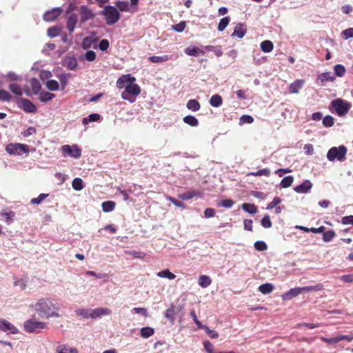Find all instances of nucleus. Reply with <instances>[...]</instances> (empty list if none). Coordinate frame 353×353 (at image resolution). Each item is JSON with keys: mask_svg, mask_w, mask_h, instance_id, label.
I'll list each match as a JSON object with an SVG mask.
<instances>
[{"mask_svg": "<svg viewBox=\"0 0 353 353\" xmlns=\"http://www.w3.org/2000/svg\"><path fill=\"white\" fill-rule=\"evenodd\" d=\"M332 107L337 114L342 116L346 114L350 109V104L341 99H334L331 102Z\"/></svg>", "mask_w": 353, "mask_h": 353, "instance_id": "obj_8", "label": "nucleus"}, {"mask_svg": "<svg viewBox=\"0 0 353 353\" xmlns=\"http://www.w3.org/2000/svg\"><path fill=\"white\" fill-rule=\"evenodd\" d=\"M157 275L160 278H167L170 280H172L176 278L175 274L172 273L168 269L159 272Z\"/></svg>", "mask_w": 353, "mask_h": 353, "instance_id": "obj_28", "label": "nucleus"}, {"mask_svg": "<svg viewBox=\"0 0 353 353\" xmlns=\"http://www.w3.org/2000/svg\"><path fill=\"white\" fill-rule=\"evenodd\" d=\"M55 95L48 92H41L39 93V100L42 102H48L52 100Z\"/></svg>", "mask_w": 353, "mask_h": 353, "instance_id": "obj_34", "label": "nucleus"}, {"mask_svg": "<svg viewBox=\"0 0 353 353\" xmlns=\"http://www.w3.org/2000/svg\"><path fill=\"white\" fill-rule=\"evenodd\" d=\"M200 195L199 192L195 191H188L181 194L179 197L183 200H189L193 198L194 196Z\"/></svg>", "mask_w": 353, "mask_h": 353, "instance_id": "obj_38", "label": "nucleus"}, {"mask_svg": "<svg viewBox=\"0 0 353 353\" xmlns=\"http://www.w3.org/2000/svg\"><path fill=\"white\" fill-rule=\"evenodd\" d=\"M111 312L112 311L108 307H98L94 310H91V318L95 319L103 315H109Z\"/></svg>", "mask_w": 353, "mask_h": 353, "instance_id": "obj_13", "label": "nucleus"}, {"mask_svg": "<svg viewBox=\"0 0 353 353\" xmlns=\"http://www.w3.org/2000/svg\"><path fill=\"white\" fill-rule=\"evenodd\" d=\"M102 14L105 17L106 23L109 26L114 24L120 19L119 11L112 6H105Z\"/></svg>", "mask_w": 353, "mask_h": 353, "instance_id": "obj_3", "label": "nucleus"}, {"mask_svg": "<svg viewBox=\"0 0 353 353\" xmlns=\"http://www.w3.org/2000/svg\"><path fill=\"white\" fill-rule=\"evenodd\" d=\"M260 46L262 51L264 52H270L274 48L273 43L270 40L262 41Z\"/></svg>", "mask_w": 353, "mask_h": 353, "instance_id": "obj_26", "label": "nucleus"}, {"mask_svg": "<svg viewBox=\"0 0 353 353\" xmlns=\"http://www.w3.org/2000/svg\"><path fill=\"white\" fill-rule=\"evenodd\" d=\"M334 72L338 77H343L345 72V68L341 64H337L334 66Z\"/></svg>", "mask_w": 353, "mask_h": 353, "instance_id": "obj_52", "label": "nucleus"}, {"mask_svg": "<svg viewBox=\"0 0 353 353\" xmlns=\"http://www.w3.org/2000/svg\"><path fill=\"white\" fill-rule=\"evenodd\" d=\"M77 23V15L75 13L71 14L67 20L66 26L68 31L72 33L74 32Z\"/></svg>", "mask_w": 353, "mask_h": 353, "instance_id": "obj_16", "label": "nucleus"}, {"mask_svg": "<svg viewBox=\"0 0 353 353\" xmlns=\"http://www.w3.org/2000/svg\"><path fill=\"white\" fill-rule=\"evenodd\" d=\"M183 121L186 124H188L192 127H196L199 125V121H198L197 119L195 117L192 116V115L185 116L183 118Z\"/></svg>", "mask_w": 353, "mask_h": 353, "instance_id": "obj_31", "label": "nucleus"}, {"mask_svg": "<svg viewBox=\"0 0 353 353\" xmlns=\"http://www.w3.org/2000/svg\"><path fill=\"white\" fill-rule=\"evenodd\" d=\"M46 323L42 321L31 319L24 322V330L28 333L39 332L46 328Z\"/></svg>", "mask_w": 353, "mask_h": 353, "instance_id": "obj_5", "label": "nucleus"}, {"mask_svg": "<svg viewBox=\"0 0 353 353\" xmlns=\"http://www.w3.org/2000/svg\"><path fill=\"white\" fill-rule=\"evenodd\" d=\"M62 12V10L59 8H55L45 12L43 19L46 21H54Z\"/></svg>", "mask_w": 353, "mask_h": 353, "instance_id": "obj_11", "label": "nucleus"}, {"mask_svg": "<svg viewBox=\"0 0 353 353\" xmlns=\"http://www.w3.org/2000/svg\"><path fill=\"white\" fill-rule=\"evenodd\" d=\"M254 121V119L250 115H243L240 118V123H252Z\"/></svg>", "mask_w": 353, "mask_h": 353, "instance_id": "obj_61", "label": "nucleus"}, {"mask_svg": "<svg viewBox=\"0 0 353 353\" xmlns=\"http://www.w3.org/2000/svg\"><path fill=\"white\" fill-rule=\"evenodd\" d=\"M6 150L10 154L20 155L29 152L28 145L21 143H10L6 145Z\"/></svg>", "mask_w": 353, "mask_h": 353, "instance_id": "obj_7", "label": "nucleus"}, {"mask_svg": "<svg viewBox=\"0 0 353 353\" xmlns=\"http://www.w3.org/2000/svg\"><path fill=\"white\" fill-rule=\"evenodd\" d=\"M176 313L175 305L171 304L170 307L165 310L164 316L170 321L171 324H173L175 320Z\"/></svg>", "mask_w": 353, "mask_h": 353, "instance_id": "obj_17", "label": "nucleus"}, {"mask_svg": "<svg viewBox=\"0 0 353 353\" xmlns=\"http://www.w3.org/2000/svg\"><path fill=\"white\" fill-rule=\"evenodd\" d=\"M273 290L274 285L270 283L262 284L259 287V291L263 294H270Z\"/></svg>", "mask_w": 353, "mask_h": 353, "instance_id": "obj_24", "label": "nucleus"}, {"mask_svg": "<svg viewBox=\"0 0 353 353\" xmlns=\"http://www.w3.org/2000/svg\"><path fill=\"white\" fill-rule=\"evenodd\" d=\"M102 210L105 212H112L115 208V203L111 201H104L101 204Z\"/></svg>", "mask_w": 353, "mask_h": 353, "instance_id": "obj_32", "label": "nucleus"}, {"mask_svg": "<svg viewBox=\"0 0 353 353\" xmlns=\"http://www.w3.org/2000/svg\"><path fill=\"white\" fill-rule=\"evenodd\" d=\"M339 279L344 283H352L353 274L342 275L339 277Z\"/></svg>", "mask_w": 353, "mask_h": 353, "instance_id": "obj_62", "label": "nucleus"}, {"mask_svg": "<svg viewBox=\"0 0 353 353\" xmlns=\"http://www.w3.org/2000/svg\"><path fill=\"white\" fill-rule=\"evenodd\" d=\"M223 103L222 97L219 94H214L211 97L210 99V104L212 107L218 108L221 106Z\"/></svg>", "mask_w": 353, "mask_h": 353, "instance_id": "obj_23", "label": "nucleus"}, {"mask_svg": "<svg viewBox=\"0 0 353 353\" xmlns=\"http://www.w3.org/2000/svg\"><path fill=\"white\" fill-rule=\"evenodd\" d=\"M9 89L15 94L18 96H21L23 94L22 88L21 86L17 83H11L9 85Z\"/></svg>", "mask_w": 353, "mask_h": 353, "instance_id": "obj_46", "label": "nucleus"}, {"mask_svg": "<svg viewBox=\"0 0 353 353\" xmlns=\"http://www.w3.org/2000/svg\"><path fill=\"white\" fill-rule=\"evenodd\" d=\"M323 285L319 283L314 286H305L301 288L302 292H318L323 290Z\"/></svg>", "mask_w": 353, "mask_h": 353, "instance_id": "obj_25", "label": "nucleus"}, {"mask_svg": "<svg viewBox=\"0 0 353 353\" xmlns=\"http://www.w3.org/2000/svg\"><path fill=\"white\" fill-rule=\"evenodd\" d=\"M57 353H78L76 347H70L68 345H60L57 347Z\"/></svg>", "mask_w": 353, "mask_h": 353, "instance_id": "obj_19", "label": "nucleus"}, {"mask_svg": "<svg viewBox=\"0 0 353 353\" xmlns=\"http://www.w3.org/2000/svg\"><path fill=\"white\" fill-rule=\"evenodd\" d=\"M77 315L81 316L84 319L91 318V310L89 309H78L75 311Z\"/></svg>", "mask_w": 353, "mask_h": 353, "instance_id": "obj_41", "label": "nucleus"}, {"mask_svg": "<svg viewBox=\"0 0 353 353\" xmlns=\"http://www.w3.org/2000/svg\"><path fill=\"white\" fill-rule=\"evenodd\" d=\"M0 330L5 332H9L12 334H15L19 332V330L15 326L3 319H0Z\"/></svg>", "mask_w": 353, "mask_h": 353, "instance_id": "obj_9", "label": "nucleus"}, {"mask_svg": "<svg viewBox=\"0 0 353 353\" xmlns=\"http://www.w3.org/2000/svg\"><path fill=\"white\" fill-rule=\"evenodd\" d=\"M60 32H61V28L56 27V26H53V27L48 28V34L50 37H57L60 34Z\"/></svg>", "mask_w": 353, "mask_h": 353, "instance_id": "obj_48", "label": "nucleus"}, {"mask_svg": "<svg viewBox=\"0 0 353 353\" xmlns=\"http://www.w3.org/2000/svg\"><path fill=\"white\" fill-rule=\"evenodd\" d=\"M21 108L26 112L28 113H35L37 111V106L32 103L29 99H21Z\"/></svg>", "mask_w": 353, "mask_h": 353, "instance_id": "obj_12", "label": "nucleus"}, {"mask_svg": "<svg viewBox=\"0 0 353 353\" xmlns=\"http://www.w3.org/2000/svg\"><path fill=\"white\" fill-rule=\"evenodd\" d=\"M294 181V178L292 176H288L284 177L281 181V186L283 188H289L292 185Z\"/></svg>", "mask_w": 353, "mask_h": 353, "instance_id": "obj_40", "label": "nucleus"}, {"mask_svg": "<svg viewBox=\"0 0 353 353\" xmlns=\"http://www.w3.org/2000/svg\"><path fill=\"white\" fill-rule=\"evenodd\" d=\"M269 176L270 175V170L268 168H263L261 170H259L256 172H252L248 174V176Z\"/></svg>", "mask_w": 353, "mask_h": 353, "instance_id": "obj_37", "label": "nucleus"}, {"mask_svg": "<svg viewBox=\"0 0 353 353\" xmlns=\"http://www.w3.org/2000/svg\"><path fill=\"white\" fill-rule=\"evenodd\" d=\"M312 183L309 180H305L301 185L296 186L294 190L297 193H307L312 188Z\"/></svg>", "mask_w": 353, "mask_h": 353, "instance_id": "obj_14", "label": "nucleus"}, {"mask_svg": "<svg viewBox=\"0 0 353 353\" xmlns=\"http://www.w3.org/2000/svg\"><path fill=\"white\" fill-rule=\"evenodd\" d=\"M185 52L186 54H188L189 56H194V57L199 56L200 54L202 55L205 54L204 51H203L202 50H201L199 48L195 47V46L194 47H188V48H185Z\"/></svg>", "mask_w": 353, "mask_h": 353, "instance_id": "obj_21", "label": "nucleus"}, {"mask_svg": "<svg viewBox=\"0 0 353 353\" xmlns=\"http://www.w3.org/2000/svg\"><path fill=\"white\" fill-rule=\"evenodd\" d=\"M11 95L5 90H0V101H10Z\"/></svg>", "mask_w": 353, "mask_h": 353, "instance_id": "obj_56", "label": "nucleus"}, {"mask_svg": "<svg viewBox=\"0 0 353 353\" xmlns=\"http://www.w3.org/2000/svg\"><path fill=\"white\" fill-rule=\"evenodd\" d=\"M79 12L80 20L81 23H85V21L93 19L95 16L93 12L85 6L80 7Z\"/></svg>", "mask_w": 353, "mask_h": 353, "instance_id": "obj_10", "label": "nucleus"}, {"mask_svg": "<svg viewBox=\"0 0 353 353\" xmlns=\"http://www.w3.org/2000/svg\"><path fill=\"white\" fill-rule=\"evenodd\" d=\"M61 151L64 157H70L74 159H79L81 156V149L76 144L63 145L61 146Z\"/></svg>", "mask_w": 353, "mask_h": 353, "instance_id": "obj_6", "label": "nucleus"}, {"mask_svg": "<svg viewBox=\"0 0 353 353\" xmlns=\"http://www.w3.org/2000/svg\"><path fill=\"white\" fill-rule=\"evenodd\" d=\"M281 202V199L278 197V196H276L273 199V200L269 203L267 205V209L268 210H271L275 207H276L279 204H280Z\"/></svg>", "mask_w": 353, "mask_h": 353, "instance_id": "obj_55", "label": "nucleus"}, {"mask_svg": "<svg viewBox=\"0 0 353 353\" xmlns=\"http://www.w3.org/2000/svg\"><path fill=\"white\" fill-rule=\"evenodd\" d=\"M85 59L88 61H93L96 59V53L93 50H88L85 54Z\"/></svg>", "mask_w": 353, "mask_h": 353, "instance_id": "obj_60", "label": "nucleus"}, {"mask_svg": "<svg viewBox=\"0 0 353 353\" xmlns=\"http://www.w3.org/2000/svg\"><path fill=\"white\" fill-rule=\"evenodd\" d=\"M261 225L265 228H270L272 227V222L268 215H265L261 221Z\"/></svg>", "mask_w": 353, "mask_h": 353, "instance_id": "obj_53", "label": "nucleus"}, {"mask_svg": "<svg viewBox=\"0 0 353 353\" xmlns=\"http://www.w3.org/2000/svg\"><path fill=\"white\" fill-rule=\"evenodd\" d=\"M230 21V17H225L222 18L218 25V30L220 32L223 31Z\"/></svg>", "mask_w": 353, "mask_h": 353, "instance_id": "obj_39", "label": "nucleus"}, {"mask_svg": "<svg viewBox=\"0 0 353 353\" xmlns=\"http://www.w3.org/2000/svg\"><path fill=\"white\" fill-rule=\"evenodd\" d=\"M342 34L346 39L353 38V28H349L343 30Z\"/></svg>", "mask_w": 353, "mask_h": 353, "instance_id": "obj_64", "label": "nucleus"}, {"mask_svg": "<svg viewBox=\"0 0 353 353\" xmlns=\"http://www.w3.org/2000/svg\"><path fill=\"white\" fill-rule=\"evenodd\" d=\"M341 223L343 225L351 224L353 225V215L343 216L341 219Z\"/></svg>", "mask_w": 353, "mask_h": 353, "instance_id": "obj_63", "label": "nucleus"}, {"mask_svg": "<svg viewBox=\"0 0 353 353\" xmlns=\"http://www.w3.org/2000/svg\"><path fill=\"white\" fill-rule=\"evenodd\" d=\"M48 196V194H40L38 197L33 198L31 199L30 203L32 204H40Z\"/></svg>", "mask_w": 353, "mask_h": 353, "instance_id": "obj_49", "label": "nucleus"}, {"mask_svg": "<svg viewBox=\"0 0 353 353\" xmlns=\"http://www.w3.org/2000/svg\"><path fill=\"white\" fill-rule=\"evenodd\" d=\"M336 236V233L333 230H328L323 233V240L325 242L331 241Z\"/></svg>", "mask_w": 353, "mask_h": 353, "instance_id": "obj_42", "label": "nucleus"}, {"mask_svg": "<svg viewBox=\"0 0 353 353\" xmlns=\"http://www.w3.org/2000/svg\"><path fill=\"white\" fill-rule=\"evenodd\" d=\"M30 86L34 94H38L41 88V85L39 81L36 78H32L30 80Z\"/></svg>", "mask_w": 353, "mask_h": 353, "instance_id": "obj_29", "label": "nucleus"}, {"mask_svg": "<svg viewBox=\"0 0 353 353\" xmlns=\"http://www.w3.org/2000/svg\"><path fill=\"white\" fill-rule=\"evenodd\" d=\"M318 79L323 83L325 81H333L335 79V77L332 74L331 72H327L320 74L318 77Z\"/></svg>", "mask_w": 353, "mask_h": 353, "instance_id": "obj_35", "label": "nucleus"}, {"mask_svg": "<svg viewBox=\"0 0 353 353\" xmlns=\"http://www.w3.org/2000/svg\"><path fill=\"white\" fill-rule=\"evenodd\" d=\"M187 108L193 112H196L200 110L201 105L197 100L190 99L187 103Z\"/></svg>", "mask_w": 353, "mask_h": 353, "instance_id": "obj_27", "label": "nucleus"}, {"mask_svg": "<svg viewBox=\"0 0 353 353\" xmlns=\"http://www.w3.org/2000/svg\"><path fill=\"white\" fill-rule=\"evenodd\" d=\"M186 27L185 21H181L179 23H176L172 26L173 30L176 32H183Z\"/></svg>", "mask_w": 353, "mask_h": 353, "instance_id": "obj_57", "label": "nucleus"}, {"mask_svg": "<svg viewBox=\"0 0 353 353\" xmlns=\"http://www.w3.org/2000/svg\"><path fill=\"white\" fill-rule=\"evenodd\" d=\"M234 202L232 199H223L219 203L218 205L225 208H230L234 205Z\"/></svg>", "mask_w": 353, "mask_h": 353, "instance_id": "obj_54", "label": "nucleus"}, {"mask_svg": "<svg viewBox=\"0 0 353 353\" xmlns=\"http://www.w3.org/2000/svg\"><path fill=\"white\" fill-rule=\"evenodd\" d=\"M242 209L250 213V214H255L257 212V207L253 204V203H243L242 204Z\"/></svg>", "mask_w": 353, "mask_h": 353, "instance_id": "obj_30", "label": "nucleus"}, {"mask_svg": "<svg viewBox=\"0 0 353 353\" xmlns=\"http://www.w3.org/2000/svg\"><path fill=\"white\" fill-rule=\"evenodd\" d=\"M35 310L41 316H58L59 314L54 312V305L48 299H41L34 305Z\"/></svg>", "mask_w": 353, "mask_h": 353, "instance_id": "obj_2", "label": "nucleus"}, {"mask_svg": "<svg viewBox=\"0 0 353 353\" xmlns=\"http://www.w3.org/2000/svg\"><path fill=\"white\" fill-rule=\"evenodd\" d=\"M198 283L201 288H205L210 285L212 280L210 276L207 275H201L199 277Z\"/></svg>", "mask_w": 353, "mask_h": 353, "instance_id": "obj_22", "label": "nucleus"}, {"mask_svg": "<svg viewBox=\"0 0 353 353\" xmlns=\"http://www.w3.org/2000/svg\"><path fill=\"white\" fill-rule=\"evenodd\" d=\"M246 30L242 23H239L234 28L232 36H236L238 38H243L245 34Z\"/></svg>", "mask_w": 353, "mask_h": 353, "instance_id": "obj_20", "label": "nucleus"}, {"mask_svg": "<svg viewBox=\"0 0 353 353\" xmlns=\"http://www.w3.org/2000/svg\"><path fill=\"white\" fill-rule=\"evenodd\" d=\"M140 332L142 337L147 339L154 334V330L150 327H145L141 329Z\"/></svg>", "mask_w": 353, "mask_h": 353, "instance_id": "obj_36", "label": "nucleus"}, {"mask_svg": "<svg viewBox=\"0 0 353 353\" xmlns=\"http://www.w3.org/2000/svg\"><path fill=\"white\" fill-rule=\"evenodd\" d=\"M1 215L6 219L8 223H10L14 216V213L13 212H2Z\"/></svg>", "mask_w": 353, "mask_h": 353, "instance_id": "obj_58", "label": "nucleus"}, {"mask_svg": "<svg viewBox=\"0 0 353 353\" xmlns=\"http://www.w3.org/2000/svg\"><path fill=\"white\" fill-rule=\"evenodd\" d=\"M135 77L131 74H123L117 81V87L119 89L125 88L121 93V98L132 103L136 101L137 96L141 93L140 86L135 83Z\"/></svg>", "mask_w": 353, "mask_h": 353, "instance_id": "obj_1", "label": "nucleus"}, {"mask_svg": "<svg viewBox=\"0 0 353 353\" xmlns=\"http://www.w3.org/2000/svg\"><path fill=\"white\" fill-rule=\"evenodd\" d=\"M301 293H302L301 288H292L282 295V299L283 300H290L292 298L297 296Z\"/></svg>", "mask_w": 353, "mask_h": 353, "instance_id": "obj_15", "label": "nucleus"}, {"mask_svg": "<svg viewBox=\"0 0 353 353\" xmlns=\"http://www.w3.org/2000/svg\"><path fill=\"white\" fill-rule=\"evenodd\" d=\"M65 64L66 65L68 68L70 70H74L77 66V61L76 59L69 57L65 60Z\"/></svg>", "mask_w": 353, "mask_h": 353, "instance_id": "obj_45", "label": "nucleus"}, {"mask_svg": "<svg viewBox=\"0 0 353 353\" xmlns=\"http://www.w3.org/2000/svg\"><path fill=\"white\" fill-rule=\"evenodd\" d=\"M47 88L51 91H56L59 89V83L55 80H49L46 82V84Z\"/></svg>", "mask_w": 353, "mask_h": 353, "instance_id": "obj_43", "label": "nucleus"}, {"mask_svg": "<svg viewBox=\"0 0 353 353\" xmlns=\"http://www.w3.org/2000/svg\"><path fill=\"white\" fill-rule=\"evenodd\" d=\"M304 83V80H296L292 83L289 86V92L291 94L298 93L302 88Z\"/></svg>", "mask_w": 353, "mask_h": 353, "instance_id": "obj_18", "label": "nucleus"}, {"mask_svg": "<svg viewBox=\"0 0 353 353\" xmlns=\"http://www.w3.org/2000/svg\"><path fill=\"white\" fill-rule=\"evenodd\" d=\"M148 59L152 63H163L168 61L169 57L167 54L163 56H151Z\"/></svg>", "mask_w": 353, "mask_h": 353, "instance_id": "obj_33", "label": "nucleus"}, {"mask_svg": "<svg viewBox=\"0 0 353 353\" xmlns=\"http://www.w3.org/2000/svg\"><path fill=\"white\" fill-rule=\"evenodd\" d=\"M110 46V43L108 39H103L99 43V48L101 51H105Z\"/></svg>", "mask_w": 353, "mask_h": 353, "instance_id": "obj_59", "label": "nucleus"}, {"mask_svg": "<svg viewBox=\"0 0 353 353\" xmlns=\"http://www.w3.org/2000/svg\"><path fill=\"white\" fill-rule=\"evenodd\" d=\"M347 153V148L344 145H341L338 148H331L327 154V158L329 161H333L335 159L342 161L345 159Z\"/></svg>", "mask_w": 353, "mask_h": 353, "instance_id": "obj_4", "label": "nucleus"}, {"mask_svg": "<svg viewBox=\"0 0 353 353\" xmlns=\"http://www.w3.org/2000/svg\"><path fill=\"white\" fill-rule=\"evenodd\" d=\"M201 329H203L205 330V332L208 334V336L211 339H217L219 337V334L215 332L214 330H210L208 326L203 325V327Z\"/></svg>", "mask_w": 353, "mask_h": 353, "instance_id": "obj_51", "label": "nucleus"}, {"mask_svg": "<svg viewBox=\"0 0 353 353\" xmlns=\"http://www.w3.org/2000/svg\"><path fill=\"white\" fill-rule=\"evenodd\" d=\"M72 188L77 191L83 188V181L80 178H75L72 183Z\"/></svg>", "mask_w": 353, "mask_h": 353, "instance_id": "obj_44", "label": "nucleus"}, {"mask_svg": "<svg viewBox=\"0 0 353 353\" xmlns=\"http://www.w3.org/2000/svg\"><path fill=\"white\" fill-rule=\"evenodd\" d=\"M334 123V118L330 115L325 116L323 119V124L325 127H332Z\"/></svg>", "mask_w": 353, "mask_h": 353, "instance_id": "obj_47", "label": "nucleus"}, {"mask_svg": "<svg viewBox=\"0 0 353 353\" xmlns=\"http://www.w3.org/2000/svg\"><path fill=\"white\" fill-rule=\"evenodd\" d=\"M254 248L258 251H265L268 249L267 244L261 241H256L254 244Z\"/></svg>", "mask_w": 353, "mask_h": 353, "instance_id": "obj_50", "label": "nucleus"}]
</instances>
